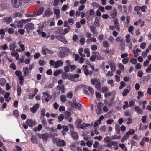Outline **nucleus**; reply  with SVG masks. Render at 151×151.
Instances as JSON below:
<instances>
[{
  "instance_id": "obj_43",
  "label": "nucleus",
  "mask_w": 151,
  "mask_h": 151,
  "mask_svg": "<svg viewBox=\"0 0 151 151\" xmlns=\"http://www.w3.org/2000/svg\"><path fill=\"white\" fill-rule=\"evenodd\" d=\"M111 16L113 19L115 18L117 16V11L116 10H114L113 13L111 14Z\"/></svg>"
},
{
  "instance_id": "obj_39",
  "label": "nucleus",
  "mask_w": 151,
  "mask_h": 151,
  "mask_svg": "<svg viewBox=\"0 0 151 151\" xmlns=\"http://www.w3.org/2000/svg\"><path fill=\"white\" fill-rule=\"evenodd\" d=\"M70 69V71L73 72V71L75 70L77 68V66L76 65H72L69 66V67Z\"/></svg>"
},
{
  "instance_id": "obj_52",
  "label": "nucleus",
  "mask_w": 151,
  "mask_h": 151,
  "mask_svg": "<svg viewBox=\"0 0 151 151\" xmlns=\"http://www.w3.org/2000/svg\"><path fill=\"white\" fill-rule=\"evenodd\" d=\"M120 86L119 87V89H122L123 87L125 86V83L123 81H122L120 82Z\"/></svg>"
},
{
  "instance_id": "obj_21",
  "label": "nucleus",
  "mask_w": 151,
  "mask_h": 151,
  "mask_svg": "<svg viewBox=\"0 0 151 151\" xmlns=\"http://www.w3.org/2000/svg\"><path fill=\"white\" fill-rule=\"evenodd\" d=\"M109 65L112 71H114L116 70V66L114 63L113 61H111L109 63Z\"/></svg>"
},
{
  "instance_id": "obj_7",
  "label": "nucleus",
  "mask_w": 151,
  "mask_h": 151,
  "mask_svg": "<svg viewBox=\"0 0 151 151\" xmlns=\"http://www.w3.org/2000/svg\"><path fill=\"white\" fill-rule=\"evenodd\" d=\"M15 22L16 23V27L19 28H22L23 27V24L24 23V21L23 19L19 21L16 20L15 21Z\"/></svg>"
},
{
  "instance_id": "obj_61",
  "label": "nucleus",
  "mask_w": 151,
  "mask_h": 151,
  "mask_svg": "<svg viewBox=\"0 0 151 151\" xmlns=\"http://www.w3.org/2000/svg\"><path fill=\"white\" fill-rule=\"evenodd\" d=\"M116 28V30L118 31H119L120 29L119 24V23H118L116 24H114V26Z\"/></svg>"
},
{
  "instance_id": "obj_16",
  "label": "nucleus",
  "mask_w": 151,
  "mask_h": 151,
  "mask_svg": "<svg viewBox=\"0 0 151 151\" xmlns=\"http://www.w3.org/2000/svg\"><path fill=\"white\" fill-rule=\"evenodd\" d=\"M63 65V62L61 60H58L55 62L54 67L57 68L58 67L62 66Z\"/></svg>"
},
{
  "instance_id": "obj_9",
  "label": "nucleus",
  "mask_w": 151,
  "mask_h": 151,
  "mask_svg": "<svg viewBox=\"0 0 151 151\" xmlns=\"http://www.w3.org/2000/svg\"><path fill=\"white\" fill-rule=\"evenodd\" d=\"M92 55L90 58V60L92 62L94 61L96 58V57L99 55V52L96 51H94L92 53Z\"/></svg>"
},
{
  "instance_id": "obj_28",
  "label": "nucleus",
  "mask_w": 151,
  "mask_h": 151,
  "mask_svg": "<svg viewBox=\"0 0 151 151\" xmlns=\"http://www.w3.org/2000/svg\"><path fill=\"white\" fill-rule=\"evenodd\" d=\"M70 74H68L65 73H64L62 75V77L63 79H69Z\"/></svg>"
},
{
  "instance_id": "obj_38",
  "label": "nucleus",
  "mask_w": 151,
  "mask_h": 151,
  "mask_svg": "<svg viewBox=\"0 0 151 151\" xmlns=\"http://www.w3.org/2000/svg\"><path fill=\"white\" fill-rule=\"evenodd\" d=\"M103 46L105 48L108 47H109V44L107 41H105L103 43Z\"/></svg>"
},
{
  "instance_id": "obj_11",
  "label": "nucleus",
  "mask_w": 151,
  "mask_h": 151,
  "mask_svg": "<svg viewBox=\"0 0 151 151\" xmlns=\"http://www.w3.org/2000/svg\"><path fill=\"white\" fill-rule=\"evenodd\" d=\"M56 145L57 146L61 147L65 146L66 143L64 140L58 139L56 142Z\"/></svg>"
},
{
  "instance_id": "obj_5",
  "label": "nucleus",
  "mask_w": 151,
  "mask_h": 151,
  "mask_svg": "<svg viewBox=\"0 0 151 151\" xmlns=\"http://www.w3.org/2000/svg\"><path fill=\"white\" fill-rule=\"evenodd\" d=\"M94 10L93 9H91L89 11V13L87 12L85 13V17L88 20H90L93 18L92 16L94 15Z\"/></svg>"
},
{
  "instance_id": "obj_8",
  "label": "nucleus",
  "mask_w": 151,
  "mask_h": 151,
  "mask_svg": "<svg viewBox=\"0 0 151 151\" xmlns=\"http://www.w3.org/2000/svg\"><path fill=\"white\" fill-rule=\"evenodd\" d=\"M44 11L43 7H41L39 9H36L34 11V13H36L37 12V14H36L35 16H37L41 15Z\"/></svg>"
},
{
  "instance_id": "obj_41",
  "label": "nucleus",
  "mask_w": 151,
  "mask_h": 151,
  "mask_svg": "<svg viewBox=\"0 0 151 151\" xmlns=\"http://www.w3.org/2000/svg\"><path fill=\"white\" fill-rule=\"evenodd\" d=\"M115 130L117 134H119L120 132V126L118 124L116 125L115 127Z\"/></svg>"
},
{
  "instance_id": "obj_26",
  "label": "nucleus",
  "mask_w": 151,
  "mask_h": 151,
  "mask_svg": "<svg viewBox=\"0 0 151 151\" xmlns=\"http://www.w3.org/2000/svg\"><path fill=\"white\" fill-rule=\"evenodd\" d=\"M58 55L60 58H63L66 56V54L65 51L63 50L59 51L58 53Z\"/></svg>"
},
{
  "instance_id": "obj_2",
  "label": "nucleus",
  "mask_w": 151,
  "mask_h": 151,
  "mask_svg": "<svg viewBox=\"0 0 151 151\" xmlns=\"http://www.w3.org/2000/svg\"><path fill=\"white\" fill-rule=\"evenodd\" d=\"M22 2L27 3L24 0H11V3L12 6L14 8H18L21 6Z\"/></svg>"
},
{
  "instance_id": "obj_55",
  "label": "nucleus",
  "mask_w": 151,
  "mask_h": 151,
  "mask_svg": "<svg viewBox=\"0 0 151 151\" xmlns=\"http://www.w3.org/2000/svg\"><path fill=\"white\" fill-rule=\"evenodd\" d=\"M10 67L12 69L14 70H15L16 68V65L14 63H11Z\"/></svg>"
},
{
  "instance_id": "obj_3",
  "label": "nucleus",
  "mask_w": 151,
  "mask_h": 151,
  "mask_svg": "<svg viewBox=\"0 0 151 151\" xmlns=\"http://www.w3.org/2000/svg\"><path fill=\"white\" fill-rule=\"evenodd\" d=\"M147 9V6L146 5H144L142 6H136L134 8V10L137 12V14L139 15H141V13L139 11L141 10V12H145Z\"/></svg>"
},
{
  "instance_id": "obj_48",
  "label": "nucleus",
  "mask_w": 151,
  "mask_h": 151,
  "mask_svg": "<svg viewBox=\"0 0 151 151\" xmlns=\"http://www.w3.org/2000/svg\"><path fill=\"white\" fill-rule=\"evenodd\" d=\"M13 114L17 118L19 116V111L16 110H14V111L13 112Z\"/></svg>"
},
{
  "instance_id": "obj_12",
  "label": "nucleus",
  "mask_w": 151,
  "mask_h": 151,
  "mask_svg": "<svg viewBox=\"0 0 151 151\" xmlns=\"http://www.w3.org/2000/svg\"><path fill=\"white\" fill-rule=\"evenodd\" d=\"M79 76V75L78 74H74L73 75L70 74L69 80L73 81H75V79L78 78Z\"/></svg>"
},
{
  "instance_id": "obj_35",
  "label": "nucleus",
  "mask_w": 151,
  "mask_h": 151,
  "mask_svg": "<svg viewBox=\"0 0 151 151\" xmlns=\"http://www.w3.org/2000/svg\"><path fill=\"white\" fill-rule=\"evenodd\" d=\"M101 87V83L100 81L98 82L95 85V87L98 90L100 89Z\"/></svg>"
},
{
  "instance_id": "obj_34",
  "label": "nucleus",
  "mask_w": 151,
  "mask_h": 151,
  "mask_svg": "<svg viewBox=\"0 0 151 151\" xmlns=\"http://www.w3.org/2000/svg\"><path fill=\"white\" fill-rule=\"evenodd\" d=\"M62 70L60 69L57 70L54 73V75L55 76H58L59 74H61L62 73Z\"/></svg>"
},
{
  "instance_id": "obj_58",
  "label": "nucleus",
  "mask_w": 151,
  "mask_h": 151,
  "mask_svg": "<svg viewBox=\"0 0 151 151\" xmlns=\"http://www.w3.org/2000/svg\"><path fill=\"white\" fill-rule=\"evenodd\" d=\"M15 74L18 77L22 75V72L20 70H17L15 72Z\"/></svg>"
},
{
  "instance_id": "obj_37",
  "label": "nucleus",
  "mask_w": 151,
  "mask_h": 151,
  "mask_svg": "<svg viewBox=\"0 0 151 151\" xmlns=\"http://www.w3.org/2000/svg\"><path fill=\"white\" fill-rule=\"evenodd\" d=\"M75 108L77 109H79L81 108V105L80 103H76L73 104Z\"/></svg>"
},
{
  "instance_id": "obj_45",
  "label": "nucleus",
  "mask_w": 151,
  "mask_h": 151,
  "mask_svg": "<svg viewBox=\"0 0 151 151\" xmlns=\"http://www.w3.org/2000/svg\"><path fill=\"white\" fill-rule=\"evenodd\" d=\"M39 64L41 66H43L46 64V62L44 60H39Z\"/></svg>"
},
{
  "instance_id": "obj_50",
  "label": "nucleus",
  "mask_w": 151,
  "mask_h": 151,
  "mask_svg": "<svg viewBox=\"0 0 151 151\" xmlns=\"http://www.w3.org/2000/svg\"><path fill=\"white\" fill-rule=\"evenodd\" d=\"M135 104V102L134 100H131L129 102L128 105L130 107H132L133 106H134Z\"/></svg>"
},
{
  "instance_id": "obj_36",
  "label": "nucleus",
  "mask_w": 151,
  "mask_h": 151,
  "mask_svg": "<svg viewBox=\"0 0 151 151\" xmlns=\"http://www.w3.org/2000/svg\"><path fill=\"white\" fill-rule=\"evenodd\" d=\"M51 12V10L50 8H48L45 11V16H48L50 15V14H51V13H50Z\"/></svg>"
},
{
  "instance_id": "obj_15",
  "label": "nucleus",
  "mask_w": 151,
  "mask_h": 151,
  "mask_svg": "<svg viewBox=\"0 0 151 151\" xmlns=\"http://www.w3.org/2000/svg\"><path fill=\"white\" fill-rule=\"evenodd\" d=\"M3 20L7 24H9L12 21V19L11 17H5L4 18Z\"/></svg>"
},
{
  "instance_id": "obj_24",
  "label": "nucleus",
  "mask_w": 151,
  "mask_h": 151,
  "mask_svg": "<svg viewBox=\"0 0 151 151\" xmlns=\"http://www.w3.org/2000/svg\"><path fill=\"white\" fill-rule=\"evenodd\" d=\"M72 137L73 139L75 140H77L78 138V136L77 133L73 131L71 132Z\"/></svg>"
},
{
  "instance_id": "obj_40",
  "label": "nucleus",
  "mask_w": 151,
  "mask_h": 151,
  "mask_svg": "<svg viewBox=\"0 0 151 151\" xmlns=\"http://www.w3.org/2000/svg\"><path fill=\"white\" fill-rule=\"evenodd\" d=\"M60 100L63 102H65L66 101V96L65 95H62L60 96Z\"/></svg>"
},
{
  "instance_id": "obj_27",
  "label": "nucleus",
  "mask_w": 151,
  "mask_h": 151,
  "mask_svg": "<svg viewBox=\"0 0 151 151\" xmlns=\"http://www.w3.org/2000/svg\"><path fill=\"white\" fill-rule=\"evenodd\" d=\"M90 30L93 34L95 35L97 34L98 32H97L96 28L94 26H91L90 27Z\"/></svg>"
},
{
  "instance_id": "obj_20",
  "label": "nucleus",
  "mask_w": 151,
  "mask_h": 151,
  "mask_svg": "<svg viewBox=\"0 0 151 151\" xmlns=\"http://www.w3.org/2000/svg\"><path fill=\"white\" fill-rule=\"evenodd\" d=\"M31 142L33 144H37L38 143V141L37 140L36 137L34 135L32 136L30 139Z\"/></svg>"
},
{
  "instance_id": "obj_31",
  "label": "nucleus",
  "mask_w": 151,
  "mask_h": 151,
  "mask_svg": "<svg viewBox=\"0 0 151 151\" xmlns=\"http://www.w3.org/2000/svg\"><path fill=\"white\" fill-rule=\"evenodd\" d=\"M130 35L129 34H127L125 36V41L127 43H129L130 41Z\"/></svg>"
},
{
  "instance_id": "obj_64",
  "label": "nucleus",
  "mask_w": 151,
  "mask_h": 151,
  "mask_svg": "<svg viewBox=\"0 0 151 151\" xmlns=\"http://www.w3.org/2000/svg\"><path fill=\"white\" fill-rule=\"evenodd\" d=\"M80 42L81 45H84L85 42V39L83 37L81 38L80 40Z\"/></svg>"
},
{
  "instance_id": "obj_51",
  "label": "nucleus",
  "mask_w": 151,
  "mask_h": 151,
  "mask_svg": "<svg viewBox=\"0 0 151 151\" xmlns=\"http://www.w3.org/2000/svg\"><path fill=\"white\" fill-rule=\"evenodd\" d=\"M64 119V116L63 114H61L58 117V121L60 122L62 121Z\"/></svg>"
},
{
  "instance_id": "obj_59",
  "label": "nucleus",
  "mask_w": 151,
  "mask_h": 151,
  "mask_svg": "<svg viewBox=\"0 0 151 151\" xmlns=\"http://www.w3.org/2000/svg\"><path fill=\"white\" fill-rule=\"evenodd\" d=\"M124 105L123 106V108L124 109H125L126 108H128L129 107V105L128 102L127 101H125L124 102Z\"/></svg>"
},
{
  "instance_id": "obj_29",
  "label": "nucleus",
  "mask_w": 151,
  "mask_h": 151,
  "mask_svg": "<svg viewBox=\"0 0 151 151\" xmlns=\"http://www.w3.org/2000/svg\"><path fill=\"white\" fill-rule=\"evenodd\" d=\"M100 81L99 79L97 78L92 79L91 80V83L92 84L94 85L96 84Z\"/></svg>"
},
{
  "instance_id": "obj_14",
  "label": "nucleus",
  "mask_w": 151,
  "mask_h": 151,
  "mask_svg": "<svg viewBox=\"0 0 151 151\" xmlns=\"http://www.w3.org/2000/svg\"><path fill=\"white\" fill-rule=\"evenodd\" d=\"M83 71L84 73L86 76H91L93 74V72L92 71L89 70L87 68H84Z\"/></svg>"
},
{
  "instance_id": "obj_47",
  "label": "nucleus",
  "mask_w": 151,
  "mask_h": 151,
  "mask_svg": "<svg viewBox=\"0 0 151 151\" xmlns=\"http://www.w3.org/2000/svg\"><path fill=\"white\" fill-rule=\"evenodd\" d=\"M130 91H129L127 89H125L122 93V94L123 96H125Z\"/></svg>"
},
{
  "instance_id": "obj_44",
  "label": "nucleus",
  "mask_w": 151,
  "mask_h": 151,
  "mask_svg": "<svg viewBox=\"0 0 151 151\" xmlns=\"http://www.w3.org/2000/svg\"><path fill=\"white\" fill-rule=\"evenodd\" d=\"M130 62L133 64H136L137 62V61L135 58H131L130 60Z\"/></svg>"
},
{
  "instance_id": "obj_33",
  "label": "nucleus",
  "mask_w": 151,
  "mask_h": 151,
  "mask_svg": "<svg viewBox=\"0 0 151 151\" xmlns=\"http://www.w3.org/2000/svg\"><path fill=\"white\" fill-rule=\"evenodd\" d=\"M84 51V53L86 55L87 57H88L90 56V52L88 48L85 49Z\"/></svg>"
},
{
  "instance_id": "obj_13",
  "label": "nucleus",
  "mask_w": 151,
  "mask_h": 151,
  "mask_svg": "<svg viewBox=\"0 0 151 151\" xmlns=\"http://www.w3.org/2000/svg\"><path fill=\"white\" fill-rule=\"evenodd\" d=\"M57 37H59V40L64 44H65L68 43V41L65 37L63 36H58Z\"/></svg>"
},
{
  "instance_id": "obj_4",
  "label": "nucleus",
  "mask_w": 151,
  "mask_h": 151,
  "mask_svg": "<svg viewBox=\"0 0 151 151\" xmlns=\"http://www.w3.org/2000/svg\"><path fill=\"white\" fill-rule=\"evenodd\" d=\"M25 29H26L27 32L29 33L34 29V24L32 23H28L25 26Z\"/></svg>"
},
{
  "instance_id": "obj_60",
  "label": "nucleus",
  "mask_w": 151,
  "mask_h": 151,
  "mask_svg": "<svg viewBox=\"0 0 151 151\" xmlns=\"http://www.w3.org/2000/svg\"><path fill=\"white\" fill-rule=\"evenodd\" d=\"M73 96V93L72 92H69L67 94V97L68 98H72Z\"/></svg>"
},
{
  "instance_id": "obj_53",
  "label": "nucleus",
  "mask_w": 151,
  "mask_h": 151,
  "mask_svg": "<svg viewBox=\"0 0 151 151\" xmlns=\"http://www.w3.org/2000/svg\"><path fill=\"white\" fill-rule=\"evenodd\" d=\"M14 30L12 28H10L8 29V32L9 34H12L14 33Z\"/></svg>"
},
{
  "instance_id": "obj_42",
  "label": "nucleus",
  "mask_w": 151,
  "mask_h": 151,
  "mask_svg": "<svg viewBox=\"0 0 151 151\" xmlns=\"http://www.w3.org/2000/svg\"><path fill=\"white\" fill-rule=\"evenodd\" d=\"M43 96L42 97L44 98L46 96L47 97H50V98H51V96L50 95H49L47 92L45 91L43 93Z\"/></svg>"
},
{
  "instance_id": "obj_17",
  "label": "nucleus",
  "mask_w": 151,
  "mask_h": 151,
  "mask_svg": "<svg viewBox=\"0 0 151 151\" xmlns=\"http://www.w3.org/2000/svg\"><path fill=\"white\" fill-rule=\"evenodd\" d=\"M100 103H98L97 105V108L96 110V112L97 114H99L102 113V110L100 106Z\"/></svg>"
},
{
  "instance_id": "obj_18",
  "label": "nucleus",
  "mask_w": 151,
  "mask_h": 151,
  "mask_svg": "<svg viewBox=\"0 0 151 151\" xmlns=\"http://www.w3.org/2000/svg\"><path fill=\"white\" fill-rule=\"evenodd\" d=\"M135 110L138 114H142L143 112L142 109H140L139 107L138 106H136L135 107Z\"/></svg>"
},
{
  "instance_id": "obj_56",
  "label": "nucleus",
  "mask_w": 151,
  "mask_h": 151,
  "mask_svg": "<svg viewBox=\"0 0 151 151\" xmlns=\"http://www.w3.org/2000/svg\"><path fill=\"white\" fill-rule=\"evenodd\" d=\"M54 12L57 16H58L60 14V11L58 9H55L54 10Z\"/></svg>"
},
{
  "instance_id": "obj_10",
  "label": "nucleus",
  "mask_w": 151,
  "mask_h": 151,
  "mask_svg": "<svg viewBox=\"0 0 151 151\" xmlns=\"http://www.w3.org/2000/svg\"><path fill=\"white\" fill-rule=\"evenodd\" d=\"M39 107V105L38 104H36L34 105L32 107H31L30 109V111L33 113H35L37 109Z\"/></svg>"
},
{
  "instance_id": "obj_54",
  "label": "nucleus",
  "mask_w": 151,
  "mask_h": 151,
  "mask_svg": "<svg viewBox=\"0 0 151 151\" xmlns=\"http://www.w3.org/2000/svg\"><path fill=\"white\" fill-rule=\"evenodd\" d=\"M20 42H19L18 43V45H19L20 48H21L22 51H24L25 50V47L24 45L23 44H21Z\"/></svg>"
},
{
  "instance_id": "obj_25",
  "label": "nucleus",
  "mask_w": 151,
  "mask_h": 151,
  "mask_svg": "<svg viewBox=\"0 0 151 151\" xmlns=\"http://www.w3.org/2000/svg\"><path fill=\"white\" fill-rule=\"evenodd\" d=\"M10 50L13 52L15 51L16 47L15 43H11L9 46Z\"/></svg>"
},
{
  "instance_id": "obj_23",
  "label": "nucleus",
  "mask_w": 151,
  "mask_h": 151,
  "mask_svg": "<svg viewBox=\"0 0 151 151\" xmlns=\"http://www.w3.org/2000/svg\"><path fill=\"white\" fill-rule=\"evenodd\" d=\"M26 124L30 127L33 126V121L32 119H27L25 122Z\"/></svg>"
},
{
  "instance_id": "obj_6",
  "label": "nucleus",
  "mask_w": 151,
  "mask_h": 151,
  "mask_svg": "<svg viewBox=\"0 0 151 151\" xmlns=\"http://www.w3.org/2000/svg\"><path fill=\"white\" fill-rule=\"evenodd\" d=\"M42 54L44 55H46L47 53V54L52 55L54 54L53 51L49 50L48 48L45 47H43L42 48Z\"/></svg>"
},
{
  "instance_id": "obj_62",
  "label": "nucleus",
  "mask_w": 151,
  "mask_h": 151,
  "mask_svg": "<svg viewBox=\"0 0 151 151\" xmlns=\"http://www.w3.org/2000/svg\"><path fill=\"white\" fill-rule=\"evenodd\" d=\"M102 92L104 93L108 91V89L106 87H102Z\"/></svg>"
},
{
  "instance_id": "obj_32",
  "label": "nucleus",
  "mask_w": 151,
  "mask_h": 151,
  "mask_svg": "<svg viewBox=\"0 0 151 151\" xmlns=\"http://www.w3.org/2000/svg\"><path fill=\"white\" fill-rule=\"evenodd\" d=\"M48 136L47 133L43 134L42 136V139L45 141H47L48 139Z\"/></svg>"
},
{
  "instance_id": "obj_30",
  "label": "nucleus",
  "mask_w": 151,
  "mask_h": 151,
  "mask_svg": "<svg viewBox=\"0 0 151 151\" xmlns=\"http://www.w3.org/2000/svg\"><path fill=\"white\" fill-rule=\"evenodd\" d=\"M17 95L19 96L21 94V87L19 85H18L17 87Z\"/></svg>"
},
{
  "instance_id": "obj_46",
  "label": "nucleus",
  "mask_w": 151,
  "mask_h": 151,
  "mask_svg": "<svg viewBox=\"0 0 151 151\" xmlns=\"http://www.w3.org/2000/svg\"><path fill=\"white\" fill-rule=\"evenodd\" d=\"M0 47H1V49L3 50H6L8 48V47L6 44H5L3 45H2L0 46Z\"/></svg>"
},
{
  "instance_id": "obj_22",
  "label": "nucleus",
  "mask_w": 151,
  "mask_h": 151,
  "mask_svg": "<svg viewBox=\"0 0 151 151\" xmlns=\"http://www.w3.org/2000/svg\"><path fill=\"white\" fill-rule=\"evenodd\" d=\"M116 144V142H115L114 141L111 142L110 141L109 142H108L107 143V145L106 146L108 147L111 148V146L112 145H115Z\"/></svg>"
},
{
  "instance_id": "obj_63",
  "label": "nucleus",
  "mask_w": 151,
  "mask_h": 151,
  "mask_svg": "<svg viewBox=\"0 0 151 151\" xmlns=\"http://www.w3.org/2000/svg\"><path fill=\"white\" fill-rule=\"evenodd\" d=\"M65 110V107L63 106H60L59 109V110L60 111H64Z\"/></svg>"
},
{
  "instance_id": "obj_1",
  "label": "nucleus",
  "mask_w": 151,
  "mask_h": 151,
  "mask_svg": "<svg viewBox=\"0 0 151 151\" xmlns=\"http://www.w3.org/2000/svg\"><path fill=\"white\" fill-rule=\"evenodd\" d=\"M135 132L134 130L130 129L127 132L121 140L122 142H124L125 140H127L130 135H132Z\"/></svg>"
},
{
  "instance_id": "obj_19",
  "label": "nucleus",
  "mask_w": 151,
  "mask_h": 151,
  "mask_svg": "<svg viewBox=\"0 0 151 151\" xmlns=\"http://www.w3.org/2000/svg\"><path fill=\"white\" fill-rule=\"evenodd\" d=\"M23 76L25 77L29 75V70L28 67H26L23 68Z\"/></svg>"
},
{
  "instance_id": "obj_57",
  "label": "nucleus",
  "mask_w": 151,
  "mask_h": 151,
  "mask_svg": "<svg viewBox=\"0 0 151 151\" xmlns=\"http://www.w3.org/2000/svg\"><path fill=\"white\" fill-rule=\"evenodd\" d=\"M88 126V124H85L83 123V124H80L79 125V127L81 129H84L85 127Z\"/></svg>"
},
{
  "instance_id": "obj_49",
  "label": "nucleus",
  "mask_w": 151,
  "mask_h": 151,
  "mask_svg": "<svg viewBox=\"0 0 151 151\" xmlns=\"http://www.w3.org/2000/svg\"><path fill=\"white\" fill-rule=\"evenodd\" d=\"M129 60L128 58H126L122 59V62L124 64H126L128 62Z\"/></svg>"
}]
</instances>
